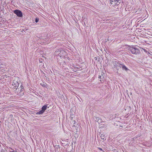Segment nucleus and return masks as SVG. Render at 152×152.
I'll use <instances>...</instances> for the list:
<instances>
[{"mask_svg": "<svg viewBox=\"0 0 152 152\" xmlns=\"http://www.w3.org/2000/svg\"><path fill=\"white\" fill-rule=\"evenodd\" d=\"M44 111H43L42 109L41 110L39 111V112H38L37 113V114H42Z\"/></svg>", "mask_w": 152, "mask_h": 152, "instance_id": "0eeeda50", "label": "nucleus"}, {"mask_svg": "<svg viewBox=\"0 0 152 152\" xmlns=\"http://www.w3.org/2000/svg\"><path fill=\"white\" fill-rule=\"evenodd\" d=\"M99 149L101 150H102V148H99Z\"/></svg>", "mask_w": 152, "mask_h": 152, "instance_id": "f8f14e48", "label": "nucleus"}, {"mask_svg": "<svg viewBox=\"0 0 152 152\" xmlns=\"http://www.w3.org/2000/svg\"><path fill=\"white\" fill-rule=\"evenodd\" d=\"M113 0H110V3H112V2H113Z\"/></svg>", "mask_w": 152, "mask_h": 152, "instance_id": "9b49d317", "label": "nucleus"}, {"mask_svg": "<svg viewBox=\"0 0 152 152\" xmlns=\"http://www.w3.org/2000/svg\"><path fill=\"white\" fill-rule=\"evenodd\" d=\"M114 0V1H117V0Z\"/></svg>", "mask_w": 152, "mask_h": 152, "instance_id": "ddd939ff", "label": "nucleus"}, {"mask_svg": "<svg viewBox=\"0 0 152 152\" xmlns=\"http://www.w3.org/2000/svg\"><path fill=\"white\" fill-rule=\"evenodd\" d=\"M39 20V19L38 18H36L35 19V22L36 23H37Z\"/></svg>", "mask_w": 152, "mask_h": 152, "instance_id": "1a4fd4ad", "label": "nucleus"}, {"mask_svg": "<svg viewBox=\"0 0 152 152\" xmlns=\"http://www.w3.org/2000/svg\"><path fill=\"white\" fill-rule=\"evenodd\" d=\"M129 50L132 53L135 54H137L140 52L139 50L135 47H130L129 48Z\"/></svg>", "mask_w": 152, "mask_h": 152, "instance_id": "f257e3e1", "label": "nucleus"}, {"mask_svg": "<svg viewBox=\"0 0 152 152\" xmlns=\"http://www.w3.org/2000/svg\"><path fill=\"white\" fill-rule=\"evenodd\" d=\"M99 79H102V76L99 75Z\"/></svg>", "mask_w": 152, "mask_h": 152, "instance_id": "9d476101", "label": "nucleus"}, {"mask_svg": "<svg viewBox=\"0 0 152 152\" xmlns=\"http://www.w3.org/2000/svg\"><path fill=\"white\" fill-rule=\"evenodd\" d=\"M104 136V134H101L100 136L101 139L102 140H103V141H104L105 140H106V138H105Z\"/></svg>", "mask_w": 152, "mask_h": 152, "instance_id": "39448f33", "label": "nucleus"}, {"mask_svg": "<svg viewBox=\"0 0 152 152\" xmlns=\"http://www.w3.org/2000/svg\"><path fill=\"white\" fill-rule=\"evenodd\" d=\"M40 62H42V61H40Z\"/></svg>", "mask_w": 152, "mask_h": 152, "instance_id": "dca6fc26", "label": "nucleus"}, {"mask_svg": "<svg viewBox=\"0 0 152 152\" xmlns=\"http://www.w3.org/2000/svg\"><path fill=\"white\" fill-rule=\"evenodd\" d=\"M40 62H42V61H40Z\"/></svg>", "mask_w": 152, "mask_h": 152, "instance_id": "2eb2a0df", "label": "nucleus"}, {"mask_svg": "<svg viewBox=\"0 0 152 152\" xmlns=\"http://www.w3.org/2000/svg\"><path fill=\"white\" fill-rule=\"evenodd\" d=\"M12 85L13 86V88L14 89H16L19 86V83L17 81L15 80H14L12 82Z\"/></svg>", "mask_w": 152, "mask_h": 152, "instance_id": "f03ea898", "label": "nucleus"}, {"mask_svg": "<svg viewBox=\"0 0 152 152\" xmlns=\"http://www.w3.org/2000/svg\"><path fill=\"white\" fill-rule=\"evenodd\" d=\"M63 53H65V52L64 50H62L61 51H60V53L59 54V56H61L62 54H63Z\"/></svg>", "mask_w": 152, "mask_h": 152, "instance_id": "6e6552de", "label": "nucleus"}, {"mask_svg": "<svg viewBox=\"0 0 152 152\" xmlns=\"http://www.w3.org/2000/svg\"><path fill=\"white\" fill-rule=\"evenodd\" d=\"M120 66L121 67H122V69L123 70H125L126 71H127V70H129L125 65L123 64H120Z\"/></svg>", "mask_w": 152, "mask_h": 152, "instance_id": "20e7f679", "label": "nucleus"}, {"mask_svg": "<svg viewBox=\"0 0 152 152\" xmlns=\"http://www.w3.org/2000/svg\"><path fill=\"white\" fill-rule=\"evenodd\" d=\"M40 62H42V61H40Z\"/></svg>", "mask_w": 152, "mask_h": 152, "instance_id": "f3484780", "label": "nucleus"}, {"mask_svg": "<svg viewBox=\"0 0 152 152\" xmlns=\"http://www.w3.org/2000/svg\"><path fill=\"white\" fill-rule=\"evenodd\" d=\"M47 107V106L46 105H44L42 107V109L43 111H45V110L46 109Z\"/></svg>", "mask_w": 152, "mask_h": 152, "instance_id": "423d86ee", "label": "nucleus"}, {"mask_svg": "<svg viewBox=\"0 0 152 152\" xmlns=\"http://www.w3.org/2000/svg\"><path fill=\"white\" fill-rule=\"evenodd\" d=\"M14 13L16 14L19 17H21L23 16L22 12L18 10H14Z\"/></svg>", "mask_w": 152, "mask_h": 152, "instance_id": "7ed1b4c3", "label": "nucleus"}, {"mask_svg": "<svg viewBox=\"0 0 152 152\" xmlns=\"http://www.w3.org/2000/svg\"><path fill=\"white\" fill-rule=\"evenodd\" d=\"M75 121H74V124H75Z\"/></svg>", "mask_w": 152, "mask_h": 152, "instance_id": "4468645a", "label": "nucleus"}]
</instances>
